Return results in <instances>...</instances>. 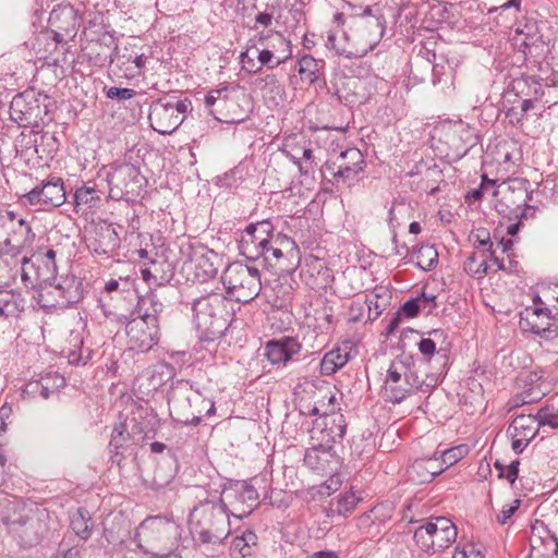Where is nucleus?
<instances>
[{"label": "nucleus", "mask_w": 558, "mask_h": 558, "mask_svg": "<svg viewBox=\"0 0 558 558\" xmlns=\"http://www.w3.org/2000/svg\"><path fill=\"white\" fill-rule=\"evenodd\" d=\"M545 94V89L542 84L533 76L521 75L511 80L507 89L506 97L508 101H511L510 96L515 98H542ZM517 99L512 100L515 102Z\"/></svg>", "instance_id": "nucleus-36"}, {"label": "nucleus", "mask_w": 558, "mask_h": 558, "mask_svg": "<svg viewBox=\"0 0 558 558\" xmlns=\"http://www.w3.org/2000/svg\"><path fill=\"white\" fill-rule=\"evenodd\" d=\"M526 61L533 63H541L542 60L548 57L551 60L553 76L546 78V87L558 85V37L553 41L549 48L548 44L542 38L538 43L530 46L527 49L521 51Z\"/></svg>", "instance_id": "nucleus-23"}, {"label": "nucleus", "mask_w": 558, "mask_h": 558, "mask_svg": "<svg viewBox=\"0 0 558 558\" xmlns=\"http://www.w3.org/2000/svg\"><path fill=\"white\" fill-rule=\"evenodd\" d=\"M65 190L63 180L52 177L43 181L39 185L21 196L20 201L25 206H35L39 209L59 207L65 203Z\"/></svg>", "instance_id": "nucleus-13"}, {"label": "nucleus", "mask_w": 558, "mask_h": 558, "mask_svg": "<svg viewBox=\"0 0 558 558\" xmlns=\"http://www.w3.org/2000/svg\"><path fill=\"white\" fill-rule=\"evenodd\" d=\"M107 172L109 197L116 201L134 202L147 185V179L138 167L130 162H113Z\"/></svg>", "instance_id": "nucleus-7"}, {"label": "nucleus", "mask_w": 558, "mask_h": 558, "mask_svg": "<svg viewBox=\"0 0 558 558\" xmlns=\"http://www.w3.org/2000/svg\"><path fill=\"white\" fill-rule=\"evenodd\" d=\"M530 544L533 558H557L558 556V539L543 523L539 527L533 526Z\"/></svg>", "instance_id": "nucleus-27"}, {"label": "nucleus", "mask_w": 558, "mask_h": 558, "mask_svg": "<svg viewBox=\"0 0 558 558\" xmlns=\"http://www.w3.org/2000/svg\"><path fill=\"white\" fill-rule=\"evenodd\" d=\"M538 420L536 415H517L510 423L507 434H513L533 440L538 433Z\"/></svg>", "instance_id": "nucleus-42"}, {"label": "nucleus", "mask_w": 558, "mask_h": 558, "mask_svg": "<svg viewBox=\"0 0 558 558\" xmlns=\"http://www.w3.org/2000/svg\"><path fill=\"white\" fill-rule=\"evenodd\" d=\"M260 258L263 259L264 264L274 267L281 263L283 256L281 254V248L275 246L271 243V239H269L267 250H263V253L258 252V259Z\"/></svg>", "instance_id": "nucleus-59"}, {"label": "nucleus", "mask_w": 558, "mask_h": 558, "mask_svg": "<svg viewBox=\"0 0 558 558\" xmlns=\"http://www.w3.org/2000/svg\"><path fill=\"white\" fill-rule=\"evenodd\" d=\"M50 514L46 508L13 501L2 514L1 522L5 531L22 547L40 544L49 532Z\"/></svg>", "instance_id": "nucleus-2"}, {"label": "nucleus", "mask_w": 558, "mask_h": 558, "mask_svg": "<svg viewBox=\"0 0 558 558\" xmlns=\"http://www.w3.org/2000/svg\"><path fill=\"white\" fill-rule=\"evenodd\" d=\"M301 277L305 284L315 291H326L333 282V272L326 262L316 256H308L304 260Z\"/></svg>", "instance_id": "nucleus-21"}, {"label": "nucleus", "mask_w": 558, "mask_h": 558, "mask_svg": "<svg viewBox=\"0 0 558 558\" xmlns=\"http://www.w3.org/2000/svg\"><path fill=\"white\" fill-rule=\"evenodd\" d=\"M104 193L95 182H87L77 187L74 193V211L76 214H87L89 210H96L102 205Z\"/></svg>", "instance_id": "nucleus-34"}, {"label": "nucleus", "mask_w": 558, "mask_h": 558, "mask_svg": "<svg viewBox=\"0 0 558 558\" xmlns=\"http://www.w3.org/2000/svg\"><path fill=\"white\" fill-rule=\"evenodd\" d=\"M360 498L354 493H344L333 498L327 510V517L335 518L336 515L347 517L356 507Z\"/></svg>", "instance_id": "nucleus-45"}, {"label": "nucleus", "mask_w": 558, "mask_h": 558, "mask_svg": "<svg viewBox=\"0 0 558 558\" xmlns=\"http://www.w3.org/2000/svg\"><path fill=\"white\" fill-rule=\"evenodd\" d=\"M34 241H26L25 235H7L1 239L5 256L15 258L22 254L25 247L33 244Z\"/></svg>", "instance_id": "nucleus-52"}, {"label": "nucleus", "mask_w": 558, "mask_h": 558, "mask_svg": "<svg viewBox=\"0 0 558 558\" xmlns=\"http://www.w3.org/2000/svg\"><path fill=\"white\" fill-rule=\"evenodd\" d=\"M434 532V527L428 522L418 526L414 531V542L418 548H421L425 553L434 554V541L432 538L430 532Z\"/></svg>", "instance_id": "nucleus-56"}, {"label": "nucleus", "mask_w": 558, "mask_h": 558, "mask_svg": "<svg viewBox=\"0 0 558 558\" xmlns=\"http://www.w3.org/2000/svg\"><path fill=\"white\" fill-rule=\"evenodd\" d=\"M32 267L36 269V287L40 288V286H45V283L57 281L58 277V267L57 263H45V262H36L35 259L31 260Z\"/></svg>", "instance_id": "nucleus-50"}, {"label": "nucleus", "mask_w": 558, "mask_h": 558, "mask_svg": "<svg viewBox=\"0 0 558 558\" xmlns=\"http://www.w3.org/2000/svg\"><path fill=\"white\" fill-rule=\"evenodd\" d=\"M303 462L318 474H329L335 470L330 464L336 462V452L330 445L317 442L306 450Z\"/></svg>", "instance_id": "nucleus-28"}, {"label": "nucleus", "mask_w": 558, "mask_h": 558, "mask_svg": "<svg viewBox=\"0 0 558 558\" xmlns=\"http://www.w3.org/2000/svg\"><path fill=\"white\" fill-rule=\"evenodd\" d=\"M276 35L278 37V41L281 45H284L287 47L288 53L282 58H279V57L276 58V60L274 61L275 56H274L272 51L269 49H263L262 51H259L258 57H257L260 68L263 65H266L268 69H275L279 64L286 62V60L291 57L292 51H291L290 41L286 40V38L279 33H276Z\"/></svg>", "instance_id": "nucleus-51"}, {"label": "nucleus", "mask_w": 558, "mask_h": 558, "mask_svg": "<svg viewBox=\"0 0 558 558\" xmlns=\"http://www.w3.org/2000/svg\"><path fill=\"white\" fill-rule=\"evenodd\" d=\"M221 279L227 293L239 303L246 304L253 301L262 290L258 268L241 262L230 264Z\"/></svg>", "instance_id": "nucleus-8"}, {"label": "nucleus", "mask_w": 558, "mask_h": 558, "mask_svg": "<svg viewBox=\"0 0 558 558\" xmlns=\"http://www.w3.org/2000/svg\"><path fill=\"white\" fill-rule=\"evenodd\" d=\"M65 352V350L63 351ZM93 350L84 347L82 337L71 335L70 347L66 350L69 363L76 366H84L92 359Z\"/></svg>", "instance_id": "nucleus-44"}, {"label": "nucleus", "mask_w": 558, "mask_h": 558, "mask_svg": "<svg viewBox=\"0 0 558 558\" xmlns=\"http://www.w3.org/2000/svg\"><path fill=\"white\" fill-rule=\"evenodd\" d=\"M375 25L377 26L378 32L368 41L366 48L356 49L355 51L347 50L344 47H340L337 45V37L332 33H329L327 36L326 47L330 50H335L337 54L343 56L348 59L364 57L368 51L374 50V48L379 44L380 39L384 37L386 33V22L381 16L376 17Z\"/></svg>", "instance_id": "nucleus-35"}, {"label": "nucleus", "mask_w": 558, "mask_h": 558, "mask_svg": "<svg viewBox=\"0 0 558 558\" xmlns=\"http://www.w3.org/2000/svg\"><path fill=\"white\" fill-rule=\"evenodd\" d=\"M275 231L269 220L250 223L243 231L239 241V250L247 260H258V252L267 250V244Z\"/></svg>", "instance_id": "nucleus-16"}, {"label": "nucleus", "mask_w": 558, "mask_h": 558, "mask_svg": "<svg viewBox=\"0 0 558 558\" xmlns=\"http://www.w3.org/2000/svg\"><path fill=\"white\" fill-rule=\"evenodd\" d=\"M43 386L47 387V399L64 386V377L58 373H48L39 378Z\"/></svg>", "instance_id": "nucleus-60"}, {"label": "nucleus", "mask_w": 558, "mask_h": 558, "mask_svg": "<svg viewBox=\"0 0 558 558\" xmlns=\"http://www.w3.org/2000/svg\"><path fill=\"white\" fill-rule=\"evenodd\" d=\"M302 344L293 337L284 336L269 340L265 347V356L271 364H286L293 355L300 353Z\"/></svg>", "instance_id": "nucleus-29"}, {"label": "nucleus", "mask_w": 558, "mask_h": 558, "mask_svg": "<svg viewBox=\"0 0 558 558\" xmlns=\"http://www.w3.org/2000/svg\"><path fill=\"white\" fill-rule=\"evenodd\" d=\"M347 430V422L341 413L325 414L316 421L312 429V439L319 444H328L333 449L336 442L341 441Z\"/></svg>", "instance_id": "nucleus-20"}, {"label": "nucleus", "mask_w": 558, "mask_h": 558, "mask_svg": "<svg viewBox=\"0 0 558 558\" xmlns=\"http://www.w3.org/2000/svg\"><path fill=\"white\" fill-rule=\"evenodd\" d=\"M450 533V531L441 532L438 529L434 532H430L432 538L434 541V553L441 551L456 542V539L451 537Z\"/></svg>", "instance_id": "nucleus-62"}, {"label": "nucleus", "mask_w": 558, "mask_h": 558, "mask_svg": "<svg viewBox=\"0 0 558 558\" xmlns=\"http://www.w3.org/2000/svg\"><path fill=\"white\" fill-rule=\"evenodd\" d=\"M324 68L325 62L323 60H317L310 54H305L299 59L296 70L302 82L308 85H315L320 81L325 83Z\"/></svg>", "instance_id": "nucleus-40"}, {"label": "nucleus", "mask_w": 558, "mask_h": 558, "mask_svg": "<svg viewBox=\"0 0 558 558\" xmlns=\"http://www.w3.org/2000/svg\"><path fill=\"white\" fill-rule=\"evenodd\" d=\"M86 45L83 47V57L93 66L104 68L113 64L118 43L114 32L108 31L104 25H90L84 29Z\"/></svg>", "instance_id": "nucleus-11"}, {"label": "nucleus", "mask_w": 558, "mask_h": 558, "mask_svg": "<svg viewBox=\"0 0 558 558\" xmlns=\"http://www.w3.org/2000/svg\"><path fill=\"white\" fill-rule=\"evenodd\" d=\"M141 275L145 282L161 286L169 282L173 276L171 265L162 257L149 259L141 268Z\"/></svg>", "instance_id": "nucleus-38"}, {"label": "nucleus", "mask_w": 558, "mask_h": 558, "mask_svg": "<svg viewBox=\"0 0 558 558\" xmlns=\"http://www.w3.org/2000/svg\"><path fill=\"white\" fill-rule=\"evenodd\" d=\"M404 391L401 395V402L413 392L421 390L423 392L428 391L429 385L425 384L420 379L418 375L415 371H413L409 365L405 366V375H404Z\"/></svg>", "instance_id": "nucleus-53"}, {"label": "nucleus", "mask_w": 558, "mask_h": 558, "mask_svg": "<svg viewBox=\"0 0 558 558\" xmlns=\"http://www.w3.org/2000/svg\"><path fill=\"white\" fill-rule=\"evenodd\" d=\"M22 395L24 398L34 399L40 397L47 399V387L43 386L39 379H32L25 384Z\"/></svg>", "instance_id": "nucleus-61"}, {"label": "nucleus", "mask_w": 558, "mask_h": 558, "mask_svg": "<svg viewBox=\"0 0 558 558\" xmlns=\"http://www.w3.org/2000/svg\"><path fill=\"white\" fill-rule=\"evenodd\" d=\"M131 430L138 435L142 442L153 439L160 425L158 414L151 407L138 405L132 413V417L125 421Z\"/></svg>", "instance_id": "nucleus-22"}, {"label": "nucleus", "mask_w": 558, "mask_h": 558, "mask_svg": "<svg viewBox=\"0 0 558 558\" xmlns=\"http://www.w3.org/2000/svg\"><path fill=\"white\" fill-rule=\"evenodd\" d=\"M78 11L71 4H59L49 14L48 25L56 44L73 40L81 26Z\"/></svg>", "instance_id": "nucleus-14"}, {"label": "nucleus", "mask_w": 558, "mask_h": 558, "mask_svg": "<svg viewBox=\"0 0 558 558\" xmlns=\"http://www.w3.org/2000/svg\"><path fill=\"white\" fill-rule=\"evenodd\" d=\"M551 312L547 307H527L520 315V327L524 331H531L535 335L551 333L550 329Z\"/></svg>", "instance_id": "nucleus-30"}, {"label": "nucleus", "mask_w": 558, "mask_h": 558, "mask_svg": "<svg viewBox=\"0 0 558 558\" xmlns=\"http://www.w3.org/2000/svg\"><path fill=\"white\" fill-rule=\"evenodd\" d=\"M519 460H513L508 465L504 464L499 460H496L494 463L495 469L498 471V478H505L511 485L519 476Z\"/></svg>", "instance_id": "nucleus-58"}, {"label": "nucleus", "mask_w": 558, "mask_h": 558, "mask_svg": "<svg viewBox=\"0 0 558 558\" xmlns=\"http://www.w3.org/2000/svg\"><path fill=\"white\" fill-rule=\"evenodd\" d=\"M351 359L349 343L328 351L320 361V374L330 376L342 368Z\"/></svg>", "instance_id": "nucleus-41"}, {"label": "nucleus", "mask_w": 558, "mask_h": 558, "mask_svg": "<svg viewBox=\"0 0 558 558\" xmlns=\"http://www.w3.org/2000/svg\"><path fill=\"white\" fill-rule=\"evenodd\" d=\"M84 295L83 281L75 276H66L37 288V304L46 313L64 310L78 303Z\"/></svg>", "instance_id": "nucleus-6"}, {"label": "nucleus", "mask_w": 558, "mask_h": 558, "mask_svg": "<svg viewBox=\"0 0 558 558\" xmlns=\"http://www.w3.org/2000/svg\"><path fill=\"white\" fill-rule=\"evenodd\" d=\"M70 526L72 531L82 539L86 541L92 536L93 522L88 511L84 508L71 517Z\"/></svg>", "instance_id": "nucleus-48"}, {"label": "nucleus", "mask_w": 558, "mask_h": 558, "mask_svg": "<svg viewBox=\"0 0 558 558\" xmlns=\"http://www.w3.org/2000/svg\"><path fill=\"white\" fill-rule=\"evenodd\" d=\"M113 73L119 77L134 78L142 74L147 57L135 44L117 47L113 56Z\"/></svg>", "instance_id": "nucleus-19"}, {"label": "nucleus", "mask_w": 558, "mask_h": 558, "mask_svg": "<svg viewBox=\"0 0 558 558\" xmlns=\"http://www.w3.org/2000/svg\"><path fill=\"white\" fill-rule=\"evenodd\" d=\"M369 510L374 514L375 520L385 525L392 518L393 506L390 502H381Z\"/></svg>", "instance_id": "nucleus-64"}, {"label": "nucleus", "mask_w": 558, "mask_h": 558, "mask_svg": "<svg viewBox=\"0 0 558 558\" xmlns=\"http://www.w3.org/2000/svg\"><path fill=\"white\" fill-rule=\"evenodd\" d=\"M416 256L415 266L424 271H429L438 264V252L434 245L422 244L413 251Z\"/></svg>", "instance_id": "nucleus-47"}, {"label": "nucleus", "mask_w": 558, "mask_h": 558, "mask_svg": "<svg viewBox=\"0 0 558 558\" xmlns=\"http://www.w3.org/2000/svg\"><path fill=\"white\" fill-rule=\"evenodd\" d=\"M229 300L219 292H208L192 302L193 322L207 337L223 333L229 325Z\"/></svg>", "instance_id": "nucleus-5"}, {"label": "nucleus", "mask_w": 558, "mask_h": 558, "mask_svg": "<svg viewBox=\"0 0 558 558\" xmlns=\"http://www.w3.org/2000/svg\"><path fill=\"white\" fill-rule=\"evenodd\" d=\"M171 418L184 426L201 424L203 417L216 413L215 401L205 397L190 380L178 379L168 392Z\"/></svg>", "instance_id": "nucleus-4"}, {"label": "nucleus", "mask_w": 558, "mask_h": 558, "mask_svg": "<svg viewBox=\"0 0 558 558\" xmlns=\"http://www.w3.org/2000/svg\"><path fill=\"white\" fill-rule=\"evenodd\" d=\"M543 36L534 29V26L525 25L524 29H518L513 37V45L519 51L527 49L530 46L538 43Z\"/></svg>", "instance_id": "nucleus-54"}, {"label": "nucleus", "mask_w": 558, "mask_h": 558, "mask_svg": "<svg viewBox=\"0 0 558 558\" xmlns=\"http://www.w3.org/2000/svg\"><path fill=\"white\" fill-rule=\"evenodd\" d=\"M48 100L47 95L34 89L19 93L10 101V118L21 128H39L49 111Z\"/></svg>", "instance_id": "nucleus-10"}, {"label": "nucleus", "mask_w": 558, "mask_h": 558, "mask_svg": "<svg viewBox=\"0 0 558 558\" xmlns=\"http://www.w3.org/2000/svg\"><path fill=\"white\" fill-rule=\"evenodd\" d=\"M405 364L401 361L392 362L387 372L385 380V390L388 399L392 403L401 402V395L404 391L403 385H398L399 381H404Z\"/></svg>", "instance_id": "nucleus-39"}, {"label": "nucleus", "mask_w": 558, "mask_h": 558, "mask_svg": "<svg viewBox=\"0 0 558 558\" xmlns=\"http://www.w3.org/2000/svg\"><path fill=\"white\" fill-rule=\"evenodd\" d=\"M163 310L165 305L158 294L149 292L137 298V303L131 312V316H136L146 323L160 326V316Z\"/></svg>", "instance_id": "nucleus-31"}, {"label": "nucleus", "mask_w": 558, "mask_h": 558, "mask_svg": "<svg viewBox=\"0 0 558 558\" xmlns=\"http://www.w3.org/2000/svg\"><path fill=\"white\" fill-rule=\"evenodd\" d=\"M180 527L163 517H148L135 529L132 541L145 555L153 558H182L177 551Z\"/></svg>", "instance_id": "nucleus-3"}, {"label": "nucleus", "mask_w": 558, "mask_h": 558, "mask_svg": "<svg viewBox=\"0 0 558 558\" xmlns=\"http://www.w3.org/2000/svg\"><path fill=\"white\" fill-rule=\"evenodd\" d=\"M487 259L486 252H474L464 262L463 269L472 277L484 278L488 274Z\"/></svg>", "instance_id": "nucleus-49"}, {"label": "nucleus", "mask_w": 558, "mask_h": 558, "mask_svg": "<svg viewBox=\"0 0 558 558\" xmlns=\"http://www.w3.org/2000/svg\"><path fill=\"white\" fill-rule=\"evenodd\" d=\"M219 499L229 502V506L232 508V515L243 519L248 517L258 506L259 494L253 485L242 481L223 489Z\"/></svg>", "instance_id": "nucleus-15"}, {"label": "nucleus", "mask_w": 558, "mask_h": 558, "mask_svg": "<svg viewBox=\"0 0 558 558\" xmlns=\"http://www.w3.org/2000/svg\"><path fill=\"white\" fill-rule=\"evenodd\" d=\"M11 234L25 235L26 241L35 240V233L28 221L13 210H0V239Z\"/></svg>", "instance_id": "nucleus-32"}, {"label": "nucleus", "mask_w": 558, "mask_h": 558, "mask_svg": "<svg viewBox=\"0 0 558 558\" xmlns=\"http://www.w3.org/2000/svg\"><path fill=\"white\" fill-rule=\"evenodd\" d=\"M444 471L445 468L437 457L416 459L409 469L412 481L420 484L432 482Z\"/></svg>", "instance_id": "nucleus-37"}, {"label": "nucleus", "mask_w": 558, "mask_h": 558, "mask_svg": "<svg viewBox=\"0 0 558 558\" xmlns=\"http://www.w3.org/2000/svg\"><path fill=\"white\" fill-rule=\"evenodd\" d=\"M120 239L110 225L96 227L94 234L88 238L87 247L99 256L110 257L119 248Z\"/></svg>", "instance_id": "nucleus-26"}, {"label": "nucleus", "mask_w": 558, "mask_h": 558, "mask_svg": "<svg viewBox=\"0 0 558 558\" xmlns=\"http://www.w3.org/2000/svg\"><path fill=\"white\" fill-rule=\"evenodd\" d=\"M469 452V447L466 445L456 446L449 449H446L441 452L440 463L442 466L448 469L449 466L456 464L460 460H462Z\"/></svg>", "instance_id": "nucleus-57"}, {"label": "nucleus", "mask_w": 558, "mask_h": 558, "mask_svg": "<svg viewBox=\"0 0 558 558\" xmlns=\"http://www.w3.org/2000/svg\"><path fill=\"white\" fill-rule=\"evenodd\" d=\"M538 425H548L551 428H558V409L542 408L537 414Z\"/></svg>", "instance_id": "nucleus-63"}, {"label": "nucleus", "mask_w": 558, "mask_h": 558, "mask_svg": "<svg viewBox=\"0 0 558 558\" xmlns=\"http://www.w3.org/2000/svg\"><path fill=\"white\" fill-rule=\"evenodd\" d=\"M338 158L336 175L344 182L353 180L365 167V159L360 149L352 147L341 151Z\"/></svg>", "instance_id": "nucleus-33"}, {"label": "nucleus", "mask_w": 558, "mask_h": 558, "mask_svg": "<svg viewBox=\"0 0 558 558\" xmlns=\"http://www.w3.org/2000/svg\"><path fill=\"white\" fill-rule=\"evenodd\" d=\"M192 102L177 96L158 98L149 107L148 120L154 131L161 135L171 134L184 121Z\"/></svg>", "instance_id": "nucleus-9"}, {"label": "nucleus", "mask_w": 558, "mask_h": 558, "mask_svg": "<svg viewBox=\"0 0 558 558\" xmlns=\"http://www.w3.org/2000/svg\"><path fill=\"white\" fill-rule=\"evenodd\" d=\"M530 198L523 183L519 182L517 186L509 185L502 192L501 198L496 204V209L504 215L523 217Z\"/></svg>", "instance_id": "nucleus-24"}, {"label": "nucleus", "mask_w": 558, "mask_h": 558, "mask_svg": "<svg viewBox=\"0 0 558 558\" xmlns=\"http://www.w3.org/2000/svg\"><path fill=\"white\" fill-rule=\"evenodd\" d=\"M189 526L194 546L214 557L231 532L228 505L222 499L199 501L190 512Z\"/></svg>", "instance_id": "nucleus-1"}, {"label": "nucleus", "mask_w": 558, "mask_h": 558, "mask_svg": "<svg viewBox=\"0 0 558 558\" xmlns=\"http://www.w3.org/2000/svg\"><path fill=\"white\" fill-rule=\"evenodd\" d=\"M142 444L138 435L131 430L126 422L116 424L108 445L111 462L121 465L128 457L136 454V449Z\"/></svg>", "instance_id": "nucleus-17"}, {"label": "nucleus", "mask_w": 558, "mask_h": 558, "mask_svg": "<svg viewBox=\"0 0 558 558\" xmlns=\"http://www.w3.org/2000/svg\"><path fill=\"white\" fill-rule=\"evenodd\" d=\"M447 136L449 144L460 156H464L480 141L476 128L462 120L450 125Z\"/></svg>", "instance_id": "nucleus-25"}, {"label": "nucleus", "mask_w": 558, "mask_h": 558, "mask_svg": "<svg viewBox=\"0 0 558 558\" xmlns=\"http://www.w3.org/2000/svg\"><path fill=\"white\" fill-rule=\"evenodd\" d=\"M123 291L124 290L120 289V280L118 279H110L107 281L104 289L100 291L98 296V306L107 319L112 320L118 318L120 315L116 311L114 306H112L111 301L113 300V293L120 295Z\"/></svg>", "instance_id": "nucleus-43"}, {"label": "nucleus", "mask_w": 558, "mask_h": 558, "mask_svg": "<svg viewBox=\"0 0 558 558\" xmlns=\"http://www.w3.org/2000/svg\"><path fill=\"white\" fill-rule=\"evenodd\" d=\"M257 536L251 530H245L241 535H235L230 545L232 558H245L252 555V546L256 545Z\"/></svg>", "instance_id": "nucleus-46"}, {"label": "nucleus", "mask_w": 558, "mask_h": 558, "mask_svg": "<svg viewBox=\"0 0 558 558\" xmlns=\"http://www.w3.org/2000/svg\"><path fill=\"white\" fill-rule=\"evenodd\" d=\"M187 250L195 279L199 282H206L216 278L221 263L219 254L203 244H189Z\"/></svg>", "instance_id": "nucleus-18"}, {"label": "nucleus", "mask_w": 558, "mask_h": 558, "mask_svg": "<svg viewBox=\"0 0 558 558\" xmlns=\"http://www.w3.org/2000/svg\"><path fill=\"white\" fill-rule=\"evenodd\" d=\"M271 243L281 248V254L283 258H298L299 259V253L300 250L295 243V241L282 233L275 234L272 232L271 234Z\"/></svg>", "instance_id": "nucleus-55"}, {"label": "nucleus", "mask_w": 558, "mask_h": 558, "mask_svg": "<svg viewBox=\"0 0 558 558\" xmlns=\"http://www.w3.org/2000/svg\"><path fill=\"white\" fill-rule=\"evenodd\" d=\"M120 325H124L129 342L142 352H148L160 340V326L130 315L120 314L118 318L112 319Z\"/></svg>", "instance_id": "nucleus-12"}]
</instances>
